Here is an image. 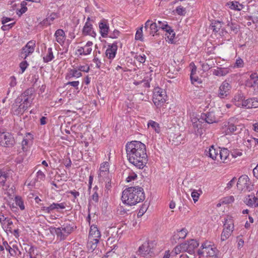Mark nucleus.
<instances>
[{
    "mask_svg": "<svg viewBox=\"0 0 258 258\" xmlns=\"http://www.w3.org/2000/svg\"><path fill=\"white\" fill-rule=\"evenodd\" d=\"M126 156L128 161L139 169H143L146 165L148 159L146 147L141 142L133 141L125 145Z\"/></svg>",
    "mask_w": 258,
    "mask_h": 258,
    "instance_id": "1",
    "label": "nucleus"
},
{
    "mask_svg": "<svg viewBox=\"0 0 258 258\" xmlns=\"http://www.w3.org/2000/svg\"><path fill=\"white\" fill-rule=\"evenodd\" d=\"M145 199L143 188L140 186H131L125 188L122 193V202L129 206L135 205Z\"/></svg>",
    "mask_w": 258,
    "mask_h": 258,
    "instance_id": "2",
    "label": "nucleus"
},
{
    "mask_svg": "<svg viewBox=\"0 0 258 258\" xmlns=\"http://www.w3.org/2000/svg\"><path fill=\"white\" fill-rule=\"evenodd\" d=\"M29 94H31V90L27 89L15 99L12 107L15 115L23 114L24 111L31 106V101L28 97Z\"/></svg>",
    "mask_w": 258,
    "mask_h": 258,
    "instance_id": "3",
    "label": "nucleus"
},
{
    "mask_svg": "<svg viewBox=\"0 0 258 258\" xmlns=\"http://www.w3.org/2000/svg\"><path fill=\"white\" fill-rule=\"evenodd\" d=\"M76 228L75 224L70 221H66L61 225V227L58 228H54V232L58 238L60 240H64Z\"/></svg>",
    "mask_w": 258,
    "mask_h": 258,
    "instance_id": "4",
    "label": "nucleus"
},
{
    "mask_svg": "<svg viewBox=\"0 0 258 258\" xmlns=\"http://www.w3.org/2000/svg\"><path fill=\"white\" fill-rule=\"evenodd\" d=\"M197 252L200 256H203L206 258H218V250L209 241L203 243Z\"/></svg>",
    "mask_w": 258,
    "mask_h": 258,
    "instance_id": "5",
    "label": "nucleus"
},
{
    "mask_svg": "<svg viewBox=\"0 0 258 258\" xmlns=\"http://www.w3.org/2000/svg\"><path fill=\"white\" fill-rule=\"evenodd\" d=\"M154 245L155 244L153 241H146L139 246L137 253L145 258L151 257L154 254L153 251Z\"/></svg>",
    "mask_w": 258,
    "mask_h": 258,
    "instance_id": "6",
    "label": "nucleus"
},
{
    "mask_svg": "<svg viewBox=\"0 0 258 258\" xmlns=\"http://www.w3.org/2000/svg\"><path fill=\"white\" fill-rule=\"evenodd\" d=\"M238 122V118L235 117H230L227 121L224 122L222 128L225 135H231L236 131Z\"/></svg>",
    "mask_w": 258,
    "mask_h": 258,
    "instance_id": "7",
    "label": "nucleus"
},
{
    "mask_svg": "<svg viewBox=\"0 0 258 258\" xmlns=\"http://www.w3.org/2000/svg\"><path fill=\"white\" fill-rule=\"evenodd\" d=\"M167 96L161 88H157L153 92V101L157 107H161L166 100Z\"/></svg>",
    "mask_w": 258,
    "mask_h": 258,
    "instance_id": "8",
    "label": "nucleus"
},
{
    "mask_svg": "<svg viewBox=\"0 0 258 258\" xmlns=\"http://www.w3.org/2000/svg\"><path fill=\"white\" fill-rule=\"evenodd\" d=\"M15 144L13 135L9 132L0 133V144L5 147H12Z\"/></svg>",
    "mask_w": 258,
    "mask_h": 258,
    "instance_id": "9",
    "label": "nucleus"
},
{
    "mask_svg": "<svg viewBox=\"0 0 258 258\" xmlns=\"http://www.w3.org/2000/svg\"><path fill=\"white\" fill-rule=\"evenodd\" d=\"M237 186L241 190L250 191L252 189V185H251L249 178L246 175H242L238 178Z\"/></svg>",
    "mask_w": 258,
    "mask_h": 258,
    "instance_id": "10",
    "label": "nucleus"
},
{
    "mask_svg": "<svg viewBox=\"0 0 258 258\" xmlns=\"http://www.w3.org/2000/svg\"><path fill=\"white\" fill-rule=\"evenodd\" d=\"M224 229L221 233V239L225 241L231 235L234 228L233 222L232 219H226L224 224Z\"/></svg>",
    "mask_w": 258,
    "mask_h": 258,
    "instance_id": "11",
    "label": "nucleus"
},
{
    "mask_svg": "<svg viewBox=\"0 0 258 258\" xmlns=\"http://www.w3.org/2000/svg\"><path fill=\"white\" fill-rule=\"evenodd\" d=\"M238 100L242 101V106L246 108H256L258 107V100L255 98H249L244 100L242 94L238 95Z\"/></svg>",
    "mask_w": 258,
    "mask_h": 258,
    "instance_id": "12",
    "label": "nucleus"
},
{
    "mask_svg": "<svg viewBox=\"0 0 258 258\" xmlns=\"http://www.w3.org/2000/svg\"><path fill=\"white\" fill-rule=\"evenodd\" d=\"M35 47V41L30 40L22 49L21 56L24 59H26L30 54H32Z\"/></svg>",
    "mask_w": 258,
    "mask_h": 258,
    "instance_id": "13",
    "label": "nucleus"
},
{
    "mask_svg": "<svg viewBox=\"0 0 258 258\" xmlns=\"http://www.w3.org/2000/svg\"><path fill=\"white\" fill-rule=\"evenodd\" d=\"M216 119L217 118L215 116L214 112L213 111H210L207 113H202L200 117L198 119V120L201 123L205 122L209 124H211L216 122Z\"/></svg>",
    "mask_w": 258,
    "mask_h": 258,
    "instance_id": "14",
    "label": "nucleus"
},
{
    "mask_svg": "<svg viewBox=\"0 0 258 258\" xmlns=\"http://www.w3.org/2000/svg\"><path fill=\"white\" fill-rule=\"evenodd\" d=\"M199 245V242L195 239H190L185 242L182 243V246H183V250L187 251L189 254H192L195 252V249Z\"/></svg>",
    "mask_w": 258,
    "mask_h": 258,
    "instance_id": "15",
    "label": "nucleus"
},
{
    "mask_svg": "<svg viewBox=\"0 0 258 258\" xmlns=\"http://www.w3.org/2000/svg\"><path fill=\"white\" fill-rule=\"evenodd\" d=\"M230 89V85L227 81H224L219 87L218 97L220 98H225L229 94Z\"/></svg>",
    "mask_w": 258,
    "mask_h": 258,
    "instance_id": "16",
    "label": "nucleus"
},
{
    "mask_svg": "<svg viewBox=\"0 0 258 258\" xmlns=\"http://www.w3.org/2000/svg\"><path fill=\"white\" fill-rule=\"evenodd\" d=\"M99 28L101 36L103 38L107 37L109 30L107 20L104 19L100 21L99 23Z\"/></svg>",
    "mask_w": 258,
    "mask_h": 258,
    "instance_id": "17",
    "label": "nucleus"
},
{
    "mask_svg": "<svg viewBox=\"0 0 258 258\" xmlns=\"http://www.w3.org/2000/svg\"><path fill=\"white\" fill-rule=\"evenodd\" d=\"M101 237V233L96 225L90 226L88 238L94 240L95 239L99 240Z\"/></svg>",
    "mask_w": 258,
    "mask_h": 258,
    "instance_id": "18",
    "label": "nucleus"
},
{
    "mask_svg": "<svg viewBox=\"0 0 258 258\" xmlns=\"http://www.w3.org/2000/svg\"><path fill=\"white\" fill-rule=\"evenodd\" d=\"M82 34L85 36L89 35L94 38L96 36V32L93 30L92 24L88 22L85 23L82 30Z\"/></svg>",
    "mask_w": 258,
    "mask_h": 258,
    "instance_id": "19",
    "label": "nucleus"
},
{
    "mask_svg": "<svg viewBox=\"0 0 258 258\" xmlns=\"http://www.w3.org/2000/svg\"><path fill=\"white\" fill-rule=\"evenodd\" d=\"M244 203L249 207H257L258 204L256 202V197L254 195L251 194L247 195L244 198L243 200Z\"/></svg>",
    "mask_w": 258,
    "mask_h": 258,
    "instance_id": "20",
    "label": "nucleus"
},
{
    "mask_svg": "<svg viewBox=\"0 0 258 258\" xmlns=\"http://www.w3.org/2000/svg\"><path fill=\"white\" fill-rule=\"evenodd\" d=\"M117 49V43H113L108 45V48L106 50V55L109 59L113 58L116 53Z\"/></svg>",
    "mask_w": 258,
    "mask_h": 258,
    "instance_id": "21",
    "label": "nucleus"
},
{
    "mask_svg": "<svg viewBox=\"0 0 258 258\" xmlns=\"http://www.w3.org/2000/svg\"><path fill=\"white\" fill-rule=\"evenodd\" d=\"M54 36L56 39V41L59 44L62 45L66 39V35L64 31L62 29H59L57 30L55 33Z\"/></svg>",
    "mask_w": 258,
    "mask_h": 258,
    "instance_id": "22",
    "label": "nucleus"
},
{
    "mask_svg": "<svg viewBox=\"0 0 258 258\" xmlns=\"http://www.w3.org/2000/svg\"><path fill=\"white\" fill-rule=\"evenodd\" d=\"M205 155L213 160H216L217 157L219 155V150H216L214 148V146L212 145L208 149L206 150L205 152Z\"/></svg>",
    "mask_w": 258,
    "mask_h": 258,
    "instance_id": "23",
    "label": "nucleus"
},
{
    "mask_svg": "<svg viewBox=\"0 0 258 258\" xmlns=\"http://www.w3.org/2000/svg\"><path fill=\"white\" fill-rule=\"evenodd\" d=\"M197 71V67L194 64V66L191 70L190 78L191 83L193 85L200 84L202 83L201 79L198 76H196Z\"/></svg>",
    "mask_w": 258,
    "mask_h": 258,
    "instance_id": "24",
    "label": "nucleus"
},
{
    "mask_svg": "<svg viewBox=\"0 0 258 258\" xmlns=\"http://www.w3.org/2000/svg\"><path fill=\"white\" fill-rule=\"evenodd\" d=\"M227 5L230 9L238 11L241 10L243 8V5L239 4L238 2L235 1L227 3Z\"/></svg>",
    "mask_w": 258,
    "mask_h": 258,
    "instance_id": "25",
    "label": "nucleus"
},
{
    "mask_svg": "<svg viewBox=\"0 0 258 258\" xmlns=\"http://www.w3.org/2000/svg\"><path fill=\"white\" fill-rule=\"evenodd\" d=\"M187 235V230L185 228H183L180 230H177L174 233L173 238L174 240H179L180 239H184Z\"/></svg>",
    "mask_w": 258,
    "mask_h": 258,
    "instance_id": "26",
    "label": "nucleus"
},
{
    "mask_svg": "<svg viewBox=\"0 0 258 258\" xmlns=\"http://www.w3.org/2000/svg\"><path fill=\"white\" fill-rule=\"evenodd\" d=\"M9 177L7 171L0 169V186H4L7 178Z\"/></svg>",
    "mask_w": 258,
    "mask_h": 258,
    "instance_id": "27",
    "label": "nucleus"
},
{
    "mask_svg": "<svg viewBox=\"0 0 258 258\" xmlns=\"http://www.w3.org/2000/svg\"><path fill=\"white\" fill-rule=\"evenodd\" d=\"M222 26L221 22L219 21H214L211 24L210 28L213 32L217 33L220 30Z\"/></svg>",
    "mask_w": 258,
    "mask_h": 258,
    "instance_id": "28",
    "label": "nucleus"
},
{
    "mask_svg": "<svg viewBox=\"0 0 258 258\" xmlns=\"http://www.w3.org/2000/svg\"><path fill=\"white\" fill-rule=\"evenodd\" d=\"M150 34L152 36L158 35H159V33L158 32L159 29L158 27L157 24L155 22H153V23L150 24Z\"/></svg>",
    "mask_w": 258,
    "mask_h": 258,
    "instance_id": "29",
    "label": "nucleus"
},
{
    "mask_svg": "<svg viewBox=\"0 0 258 258\" xmlns=\"http://www.w3.org/2000/svg\"><path fill=\"white\" fill-rule=\"evenodd\" d=\"M99 240H97V239L93 240L88 238V241L87 244L88 249L92 251L94 250L96 248Z\"/></svg>",
    "mask_w": 258,
    "mask_h": 258,
    "instance_id": "30",
    "label": "nucleus"
},
{
    "mask_svg": "<svg viewBox=\"0 0 258 258\" xmlns=\"http://www.w3.org/2000/svg\"><path fill=\"white\" fill-rule=\"evenodd\" d=\"M165 31L166 32V33L165 34V36L168 39L169 42L172 43L173 41V39L175 35L174 31L169 26V27L167 29H166Z\"/></svg>",
    "mask_w": 258,
    "mask_h": 258,
    "instance_id": "31",
    "label": "nucleus"
},
{
    "mask_svg": "<svg viewBox=\"0 0 258 258\" xmlns=\"http://www.w3.org/2000/svg\"><path fill=\"white\" fill-rule=\"evenodd\" d=\"M54 58L52 48L49 47L48 48L47 53L46 56L43 57V61L45 62H48Z\"/></svg>",
    "mask_w": 258,
    "mask_h": 258,
    "instance_id": "32",
    "label": "nucleus"
},
{
    "mask_svg": "<svg viewBox=\"0 0 258 258\" xmlns=\"http://www.w3.org/2000/svg\"><path fill=\"white\" fill-rule=\"evenodd\" d=\"M219 157L224 162L229 156V151L227 149L219 150Z\"/></svg>",
    "mask_w": 258,
    "mask_h": 258,
    "instance_id": "33",
    "label": "nucleus"
},
{
    "mask_svg": "<svg viewBox=\"0 0 258 258\" xmlns=\"http://www.w3.org/2000/svg\"><path fill=\"white\" fill-rule=\"evenodd\" d=\"M148 127L151 126L157 133H159L160 132L159 123L153 120H150L148 123Z\"/></svg>",
    "mask_w": 258,
    "mask_h": 258,
    "instance_id": "34",
    "label": "nucleus"
},
{
    "mask_svg": "<svg viewBox=\"0 0 258 258\" xmlns=\"http://www.w3.org/2000/svg\"><path fill=\"white\" fill-rule=\"evenodd\" d=\"M3 245L5 246L7 250H8L11 256H15L16 255V250L13 249L8 243L7 241H5L3 242Z\"/></svg>",
    "mask_w": 258,
    "mask_h": 258,
    "instance_id": "35",
    "label": "nucleus"
},
{
    "mask_svg": "<svg viewBox=\"0 0 258 258\" xmlns=\"http://www.w3.org/2000/svg\"><path fill=\"white\" fill-rule=\"evenodd\" d=\"M228 73V71L223 68H218L217 70H215L213 72V74L217 76H224Z\"/></svg>",
    "mask_w": 258,
    "mask_h": 258,
    "instance_id": "36",
    "label": "nucleus"
},
{
    "mask_svg": "<svg viewBox=\"0 0 258 258\" xmlns=\"http://www.w3.org/2000/svg\"><path fill=\"white\" fill-rule=\"evenodd\" d=\"M244 145L249 149L251 148H256L255 144L254 143V141L252 140V137H250L249 139L245 140L244 142Z\"/></svg>",
    "mask_w": 258,
    "mask_h": 258,
    "instance_id": "37",
    "label": "nucleus"
},
{
    "mask_svg": "<svg viewBox=\"0 0 258 258\" xmlns=\"http://www.w3.org/2000/svg\"><path fill=\"white\" fill-rule=\"evenodd\" d=\"M15 200L16 205L19 206L21 210H24L25 206L22 198L20 197L16 196Z\"/></svg>",
    "mask_w": 258,
    "mask_h": 258,
    "instance_id": "38",
    "label": "nucleus"
},
{
    "mask_svg": "<svg viewBox=\"0 0 258 258\" xmlns=\"http://www.w3.org/2000/svg\"><path fill=\"white\" fill-rule=\"evenodd\" d=\"M143 26L141 27L137 31L135 35V39L143 40Z\"/></svg>",
    "mask_w": 258,
    "mask_h": 258,
    "instance_id": "39",
    "label": "nucleus"
},
{
    "mask_svg": "<svg viewBox=\"0 0 258 258\" xmlns=\"http://www.w3.org/2000/svg\"><path fill=\"white\" fill-rule=\"evenodd\" d=\"M97 189H98V187L97 186H95L93 188L94 193L91 196L92 200L93 201H94L95 203H97L99 200L98 194L97 192Z\"/></svg>",
    "mask_w": 258,
    "mask_h": 258,
    "instance_id": "40",
    "label": "nucleus"
},
{
    "mask_svg": "<svg viewBox=\"0 0 258 258\" xmlns=\"http://www.w3.org/2000/svg\"><path fill=\"white\" fill-rule=\"evenodd\" d=\"M175 11L176 13L180 16H183L186 13V8L181 6L177 7Z\"/></svg>",
    "mask_w": 258,
    "mask_h": 258,
    "instance_id": "41",
    "label": "nucleus"
},
{
    "mask_svg": "<svg viewBox=\"0 0 258 258\" xmlns=\"http://www.w3.org/2000/svg\"><path fill=\"white\" fill-rule=\"evenodd\" d=\"M183 246H182V243L177 245L172 250V252L174 253L175 255H176L182 251H184L183 250Z\"/></svg>",
    "mask_w": 258,
    "mask_h": 258,
    "instance_id": "42",
    "label": "nucleus"
},
{
    "mask_svg": "<svg viewBox=\"0 0 258 258\" xmlns=\"http://www.w3.org/2000/svg\"><path fill=\"white\" fill-rule=\"evenodd\" d=\"M148 209L147 206L145 204L142 205V206L140 208V209L137 214V216L138 218L141 217L146 212Z\"/></svg>",
    "mask_w": 258,
    "mask_h": 258,
    "instance_id": "43",
    "label": "nucleus"
},
{
    "mask_svg": "<svg viewBox=\"0 0 258 258\" xmlns=\"http://www.w3.org/2000/svg\"><path fill=\"white\" fill-rule=\"evenodd\" d=\"M45 178V175L41 170H39L37 172L36 180L37 181H43Z\"/></svg>",
    "mask_w": 258,
    "mask_h": 258,
    "instance_id": "44",
    "label": "nucleus"
},
{
    "mask_svg": "<svg viewBox=\"0 0 258 258\" xmlns=\"http://www.w3.org/2000/svg\"><path fill=\"white\" fill-rule=\"evenodd\" d=\"M234 201V198L233 196L227 197L223 199L222 203L224 204H228L233 203Z\"/></svg>",
    "mask_w": 258,
    "mask_h": 258,
    "instance_id": "45",
    "label": "nucleus"
},
{
    "mask_svg": "<svg viewBox=\"0 0 258 258\" xmlns=\"http://www.w3.org/2000/svg\"><path fill=\"white\" fill-rule=\"evenodd\" d=\"M158 26L159 29H161L162 30L165 31L166 29H167L169 26L167 24L166 22H165L164 23H162L161 21H158Z\"/></svg>",
    "mask_w": 258,
    "mask_h": 258,
    "instance_id": "46",
    "label": "nucleus"
},
{
    "mask_svg": "<svg viewBox=\"0 0 258 258\" xmlns=\"http://www.w3.org/2000/svg\"><path fill=\"white\" fill-rule=\"evenodd\" d=\"M70 72L73 77L79 78L82 76V73L78 69H72L71 70Z\"/></svg>",
    "mask_w": 258,
    "mask_h": 258,
    "instance_id": "47",
    "label": "nucleus"
},
{
    "mask_svg": "<svg viewBox=\"0 0 258 258\" xmlns=\"http://www.w3.org/2000/svg\"><path fill=\"white\" fill-rule=\"evenodd\" d=\"M135 58L140 63H144L146 60V56L145 54L141 55L140 54H136L135 56Z\"/></svg>",
    "mask_w": 258,
    "mask_h": 258,
    "instance_id": "48",
    "label": "nucleus"
},
{
    "mask_svg": "<svg viewBox=\"0 0 258 258\" xmlns=\"http://www.w3.org/2000/svg\"><path fill=\"white\" fill-rule=\"evenodd\" d=\"M250 80L253 82V84H258V75L257 73H252L250 76Z\"/></svg>",
    "mask_w": 258,
    "mask_h": 258,
    "instance_id": "49",
    "label": "nucleus"
},
{
    "mask_svg": "<svg viewBox=\"0 0 258 258\" xmlns=\"http://www.w3.org/2000/svg\"><path fill=\"white\" fill-rule=\"evenodd\" d=\"M58 18V15L55 13H52L47 17L48 21L51 23L55 19Z\"/></svg>",
    "mask_w": 258,
    "mask_h": 258,
    "instance_id": "50",
    "label": "nucleus"
},
{
    "mask_svg": "<svg viewBox=\"0 0 258 258\" xmlns=\"http://www.w3.org/2000/svg\"><path fill=\"white\" fill-rule=\"evenodd\" d=\"M28 65L29 64L26 60H24L20 63L19 67L22 71V73L26 70Z\"/></svg>",
    "mask_w": 258,
    "mask_h": 258,
    "instance_id": "51",
    "label": "nucleus"
},
{
    "mask_svg": "<svg viewBox=\"0 0 258 258\" xmlns=\"http://www.w3.org/2000/svg\"><path fill=\"white\" fill-rule=\"evenodd\" d=\"M67 194H70L74 197V200L73 201L74 202H75V200L78 197L80 196V194L78 191H76V190H69L67 191Z\"/></svg>",
    "mask_w": 258,
    "mask_h": 258,
    "instance_id": "52",
    "label": "nucleus"
},
{
    "mask_svg": "<svg viewBox=\"0 0 258 258\" xmlns=\"http://www.w3.org/2000/svg\"><path fill=\"white\" fill-rule=\"evenodd\" d=\"M100 170L102 171H109V164L107 162H105L101 164Z\"/></svg>",
    "mask_w": 258,
    "mask_h": 258,
    "instance_id": "53",
    "label": "nucleus"
},
{
    "mask_svg": "<svg viewBox=\"0 0 258 258\" xmlns=\"http://www.w3.org/2000/svg\"><path fill=\"white\" fill-rule=\"evenodd\" d=\"M120 33L118 30L115 29L112 33H110L109 37L113 39L117 38L119 36Z\"/></svg>",
    "mask_w": 258,
    "mask_h": 258,
    "instance_id": "54",
    "label": "nucleus"
},
{
    "mask_svg": "<svg viewBox=\"0 0 258 258\" xmlns=\"http://www.w3.org/2000/svg\"><path fill=\"white\" fill-rule=\"evenodd\" d=\"M200 194L196 190H194L191 192V197L195 203L197 202L199 200Z\"/></svg>",
    "mask_w": 258,
    "mask_h": 258,
    "instance_id": "55",
    "label": "nucleus"
},
{
    "mask_svg": "<svg viewBox=\"0 0 258 258\" xmlns=\"http://www.w3.org/2000/svg\"><path fill=\"white\" fill-rule=\"evenodd\" d=\"M55 210H58L59 209H64L66 208L67 204L66 203L63 202L61 203H55Z\"/></svg>",
    "mask_w": 258,
    "mask_h": 258,
    "instance_id": "56",
    "label": "nucleus"
},
{
    "mask_svg": "<svg viewBox=\"0 0 258 258\" xmlns=\"http://www.w3.org/2000/svg\"><path fill=\"white\" fill-rule=\"evenodd\" d=\"M78 70L80 72H88L90 68L88 66H80L78 67Z\"/></svg>",
    "mask_w": 258,
    "mask_h": 258,
    "instance_id": "57",
    "label": "nucleus"
},
{
    "mask_svg": "<svg viewBox=\"0 0 258 258\" xmlns=\"http://www.w3.org/2000/svg\"><path fill=\"white\" fill-rule=\"evenodd\" d=\"M137 177V175L136 173H132L126 178V181L128 182L131 181L133 180L136 179Z\"/></svg>",
    "mask_w": 258,
    "mask_h": 258,
    "instance_id": "58",
    "label": "nucleus"
},
{
    "mask_svg": "<svg viewBox=\"0 0 258 258\" xmlns=\"http://www.w3.org/2000/svg\"><path fill=\"white\" fill-rule=\"evenodd\" d=\"M108 175L109 171H102V170H100L98 176L100 178H102V179L104 180V178L106 176H108Z\"/></svg>",
    "mask_w": 258,
    "mask_h": 258,
    "instance_id": "59",
    "label": "nucleus"
},
{
    "mask_svg": "<svg viewBox=\"0 0 258 258\" xmlns=\"http://www.w3.org/2000/svg\"><path fill=\"white\" fill-rule=\"evenodd\" d=\"M15 24V23H12L8 25L4 24L2 27H1V29L3 31H7L9 30L10 28H11Z\"/></svg>",
    "mask_w": 258,
    "mask_h": 258,
    "instance_id": "60",
    "label": "nucleus"
},
{
    "mask_svg": "<svg viewBox=\"0 0 258 258\" xmlns=\"http://www.w3.org/2000/svg\"><path fill=\"white\" fill-rule=\"evenodd\" d=\"M231 155L233 157L236 158L238 156H241L242 155V152L239 151L238 150H235L231 152Z\"/></svg>",
    "mask_w": 258,
    "mask_h": 258,
    "instance_id": "61",
    "label": "nucleus"
},
{
    "mask_svg": "<svg viewBox=\"0 0 258 258\" xmlns=\"http://www.w3.org/2000/svg\"><path fill=\"white\" fill-rule=\"evenodd\" d=\"M228 26L230 27V29L231 31L235 32L236 33L238 32V28L235 24L231 23V24H229Z\"/></svg>",
    "mask_w": 258,
    "mask_h": 258,
    "instance_id": "62",
    "label": "nucleus"
},
{
    "mask_svg": "<svg viewBox=\"0 0 258 258\" xmlns=\"http://www.w3.org/2000/svg\"><path fill=\"white\" fill-rule=\"evenodd\" d=\"M93 61L94 63H95L96 67L97 68H98V69H100V68L101 62L100 60L98 58H97V57L95 56L94 59H93Z\"/></svg>",
    "mask_w": 258,
    "mask_h": 258,
    "instance_id": "63",
    "label": "nucleus"
},
{
    "mask_svg": "<svg viewBox=\"0 0 258 258\" xmlns=\"http://www.w3.org/2000/svg\"><path fill=\"white\" fill-rule=\"evenodd\" d=\"M63 164L65 165L66 167L67 168H69L72 165V161L70 158L66 159L64 162Z\"/></svg>",
    "mask_w": 258,
    "mask_h": 258,
    "instance_id": "64",
    "label": "nucleus"
}]
</instances>
